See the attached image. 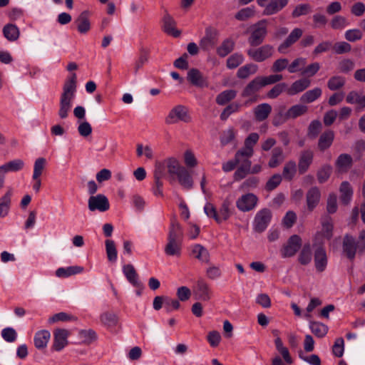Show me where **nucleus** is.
<instances>
[{
    "label": "nucleus",
    "instance_id": "a18cd8bd",
    "mask_svg": "<svg viewBox=\"0 0 365 365\" xmlns=\"http://www.w3.org/2000/svg\"><path fill=\"white\" fill-rule=\"evenodd\" d=\"M24 166V163L21 159H15L14 160H11L0 167L3 169V170L6 173L9 172H17L23 169Z\"/></svg>",
    "mask_w": 365,
    "mask_h": 365
},
{
    "label": "nucleus",
    "instance_id": "0eeeda50",
    "mask_svg": "<svg viewBox=\"0 0 365 365\" xmlns=\"http://www.w3.org/2000/svg\"><path fill=\"white\" fill-rule=\"evenodd\" d=\"M272 217V212L267 208H263L258 211L253 222L255 231L259 233L264 232L268 227Z\"/></svg>",
    "mask_w": 365,
    "mask_h": 365
},
{
    "label": "nucleus",
    "instance_id": "2eb2a0df",
    "mask_svg": "<svg viewBox=\"0 0 365 365\" xmlns=\"http://www.w3.org/2000/svg\"><path fill=\"white\" fill-rule=\"evenodd\" d=\"M342 249L346 257L349 259L353 260L358 250V242L354 237L346 235L344 237Z\"/></svg>",
    "mask_w": 365,
    "mask_h": 365
},
{
    "label": "nucleus",
    "instance_id": "f8f14e48",
    "mask_svg": "<svg viewBox=\"0 0 365 365\" xmlns=\"http://www.w3.org/2000/svg\"><path fill=\"white\" fill-rule=\"evenodd\" d=\"M88 209L92 212L95 210L105 212L110 207L108 198L102 194L91 196L88 199Z\"/></svg>",
    "mask_w": 365,
    "mask_h": 365
},
{
    "label": "nucleus",
    "instance_id": "e433bc0d",
    "mask_svg": "<svg viewBox=\"0 0 365 365\" xmlns=\"http://www.w3.org/2000/svg\"><path fill=\"white\" fill-rule=\"evenodd\" d=\"M123 272L127 280L133 285L139 284L138 274L133 264H128L123 267Z\"/></svg>",
    "mask_w": 365,
    "mask_h": 365
},
{
    "label": "nucleus",
    "instance_id": "393cba45",
    "mask_svg": "<svg viewBox=\"0 0 365 365\" xmlns=\"http://www.w3.org/2000/svg\"><path fill=\"white\" fill-rule=\"evenodd\" d=\"M75 24L79 33L86 34L91 29L89 12L88 11L81 12L75 20Z\"/></svg>",
    "mask_w": 365,
    "mask_h": 365
},
{
    "label": "nucleus",
    "instance_id": "412c9836",
    "mask_svg": "<svg viewBox=\"0 0 365 365\" xmlns=\"http://www.w3.org/2000/svg\"><path fill=\"white\" fill-rule=\"evenodd\" d=\"M68 331L66 329H57L54 332L53 348L57 351H61L68 344Z\"/></svg>",
    "mask_w": 365,
    "mask_h": 365
},
{
    "label": "nucleus",
    "instance_id": "473e14b6",
    "mask_svg": "<svg viewBox=\"0 0 365 365\" xmlns=\"http://www.w3.org/2000/svg\"><path fill=\"white\" fill-rule=\"evenodd\" d=\"M297 172V168L295 161L289 160L284 164L281 176L285 180L291 181L294 178Z\"/></svg>",
    "mask_w": 365,
    "mask_h": 365
},
{
    "label": "nucleus",
    "instance_id": "3c124183",
    "mask_svg": "<svg viewBox=\"0 0 365 365\" xmlns=\"http://www.w3.org/2000/svg\"><path fill=\"white\" fill-rule=\"evenodd\" d=\"M257 68L258 67L255 64H246L238 69L237 73V77L242 79L247 78L250 75L255 73Z\"/></svg>",
    "mask_w": 365,
    "mask_h": 365
},
{
    "label": "nucleus",
    "instance_id": "bf43d9fd",
    "mask_svg": "<svg viewBox=\"0 0 365 365\" xmlns=\"http://www.w3.org/2000/svg\"><path fill=\"white\" fill-rule=\"evenodd\" d=\"M312 11V7L309 4H301L297 5L292 12L293 18H298L301 16L307 15Z\"/></svg>",
    "mask_w": 365,
    "mask_h": 365
},
{
    "label": "nucleus",
    "instance_id": "680f3d73",
    "mask_svg": "<svg viewBox=\"0 0 365 365\" xmlns=\"http://www.w3.org/2000/svg\"><path fill=\"white\" fill-rule=\"evenodd\" d=\"M46 160L44 158H38L36 160L34 165V173L32 178L41 177L45 168Z\"/></svg>",
    "mask_w": 365,
    "mask_h": 365
},
{
    "label": "nucleus",
    "instance_id": "b1692460",
    "mask_svg": "<svg viewBox=\"0 0 365 365\" xmlns=\"http://www.w3.org/2000/svg\"><path fill=\"white\" fill-rule=\"evenodd\" d=\"M272 112V106L267 103H261L253 109L255 118L258 122L265 120Z\"/></svg>",
    "mask_w": 365,
    "mask_h": 365
},
{
    "label": "nucleus",
    "instance_id": "58836bf2",
    "mask_svg": "<svg viewBox=\"0 0 365 365\" xmlns=\"http://www.w3.org/2000/svg\"><path fill=\"white\" fill-rule=\"evenodd\" d=\"M4 36L9 41H14L19 37V28L12 24H8L3 28Z\"/></svg>",
    "mask_w": 365,
    "mask_h": 365
},
{
    "label": "nucleus",
    "instance_id": "de8ad7c7",
    "mask_svg": "<svg viewBox=\"0 0 365 365\" xmlns=\"http://www.w3.org/2000/svg\"><path fill=\"white\" fill-rule=\"evenodd\" d=\"M308 110L307 106L302 104H297L292 106L287 110V115L289 119H295L301 115L305 114Z\"/></svg>",
    "mask_w": 365,
    "mask_h": 365
},
{
    "label": "nucleus",
    "instance_id": "338daca9",
    "mask_svg": "<svg viewBox=\"0 0 365 365\" xmlns=\"http://www.w3.org/2000/svg\"><path fill=\"white\" fill-rule=\"evenodd\" d=\"M255 15V10L251 7H246L240 10L236 14L235 18L240 21H245Z\"/></svg>",
    "mask_w": 365,
    "mask_h": 365
},
{
    "label": "nucleus",
    "instance_id": "79ce46f5",
    "mask_svg": "<svg viewBox=\"0 0 365 365\" xmlns=\"http://www.w3.org/2000/svg\"><path fill=\"white\" fill-rule=\"evenodd\" d=\"M237 91L232 89L225 90L219 93L216 97V103L218 105L224 106L228 102L235 98Z\"/></svg>",
    "mask_w": 365,
    "mask_h": 365
},
{
    "label": "nucleus",
    "instance_id": "c756f323",
    "mask_svg": "<svg viewBox=\"0 0 365 365\" xmlns=\"http://www.w3.org/2000/svg\"><path fill=\"white\" fill-rule=\"evenodd\" d=\"M334 139V133L332 130H327L324 132L319 137L318 141V148L320 151H324L328 149L332 144Z\"/></svg>",
    "mask_w": 365,
    "mask_h": 365
},
{
    "label": "nucleus",
    "instance_id": "1a4fd4ad",
    "mask_svg": "<svg viewBox=\"0 0 365 365\" xmlns=\"http://www.w3.org/2000/svg\"><path fill=\"white\" fill-rule=\"evenodd\" d=\"M218 31L208 26L205 29V36L200 41V46L204 51H209L213 48L218 41Z\"/></svg>",
    "mask_w": 365,
    "mask_h": 365
},
{
    "label": "nucleus",
    "instance_id": "9d476101",
    "mask_svg": "<svg viewBox=\"0 0 365 365\" xmlns=\"http://www.w3.org/2000/svg\"><path fill=\"white\" fill-rule=\"evenodd\" d=\"M264 86L263 83L260 76L255 78L251 81L242 91L241 96L243 98L254 97L250 101H247L245 104L256 101V94Z\"/></svg>",
    "mask_w": 365,
    "mask_h": 365
},
{
    "label": "nucleus",
    "instance_id": "bb28decb",
    "mask_svg": "<svg viewBox=\"0 0 365 365\" xmlns=\"http://www.w3.org/2000/svg\"><path fill=\"white\" fill-rule=\"evenodd\" d=\"M285 159L283 149L281 147H275L271 153L270 159L268 162V166L270 168L278 167Z\"/></svg>",
    "mask_w": 365,
    "mask_h": 365
},
{
    "label": "nucleus",
    "instance_id": "c9c22d12",
    "mask_svg": "<svg viewBox=\"0 0 365 365\" xmlns=\"http://www.w3.org/2000/svg\"><path fill=\"white\" fill-rule=\"evenodd\" d=\"M312 259V251L311 248V245L309 243H306L302 247L299 256H298V262L302 265L309 264Z\"/></svg>",
    "mask_w": 365,
    "mask_h": 365
},
{
    "label": "nucleus",
    "instance_id": "c03bdc74",
    "mask_svg": "<svg viewBox=\"0 0 365 365\" xmlns=\"http://www.w3.org/2000/svg\"><path fill=\"white\" fill-rule=\"evenodd\" d=\"M322 93L320 88H314V89L307 91L300 98V101L303 103H310L319 98Z\"/></svg>",
    "mask_w": 365,
    "mask_h": 365
},
{
    "label": "nucleus",
    "instance_id": "5701e85b",
    "mask_svg": "<svg viewBox=\"0 0 365 365\" xmlns=\"http://www.w3.org/2000/svg\"><path fill=\"white\" fill-rule=\"evenodd\" d=\"M13 189L9 187L5 194L0 197V217H5L8 215L11 205Z\"/></svg>",
    "mask_w": 365,
    "mask_h": 365
},
{
    "label": "nucleus",
    "instance_id": "20e7f679",
    "mask_svg": "<svg viewBox=\"0 0 365 365\" xmlns=\"http://www.w3.org/2000/svg\"><path fill=\"white\" fill-rule=\"evenodd\" d=\"M274 53V46L264 44L258 48H250L247 50V56L256 62H263L271 58Z\"/></svg>",
    "mask_w": 365,
    "mask_h": 365
},
{
    "label": "nucleus",
    "instance_id": "8fccbe9b",
    "mask_svg": "<svg viewBox=\"0 0 365 365\" xmlns=\"http://www.w3.org/2000/svg\"><path fill=\"white\" fill-rule=\"evenodd\" d=\"M234 46V41L232 39L227 38L217 48V53L221 57H225L232 51Z\"/></svg>",
    "mask_w": 365,
    "mask_h": 365
},
{
    "label": "nucleus",
    "instance_id": "cd10ccee",
    "mask_svg": "<svg viewBox=\"0 0 365 365\" xmlns=\"http://www.w3.org/2000/svg\"><path fill=\"white\" fill-rule=\"evenodd\" d=\"M346 101L349 104H356L359 110L365 108V95L362 96L356 91H350L346 95Z\"/></svg>",
    "mask_w": 365,
    "mask_h": 365
},
{
    "label": "nucleus",
    "instance_id": "4d7b16f0",
    "mask_svg": "<svg viewBox=\"0 0 365 365\" xmlns=\"http://www.w3.org/2000/svg\"><path fill=\"white\" fill-rule=\"evenodd\" d=\"M332 172V168L329 165H323L317 172V176L319 183H324L328 180Z\"/></svg>",
    "mask_w": 365,
    "mask_h": 365
},
{
    "label": "nucleus",
    "instance_id": "6ab92c4d",
    "mask_svg": "<svg viewBox=\"0 0 365 365\" xmlns=\"http://www.w3.org/2000/svg\"><path fill=\"white\" fill-rule=\"evenodd\" d=\"M76 91V74L71 73L66 79L61 96L74 99Z\"/></svg>",
    "mask_w": 365,
    "mask_h": 365
},
{
    "label": "nucleus",
    "instance_id": "09e8293b",
    "mask_svg": "<svg viewBox=\"0 0 365 365\" xmlns=\"http://www.w3.org/2000/svg\"><path fill=\"white\" fill-rule=\"evenodd\" d=\"M346 78L341 76H334L327 82V87L331 91H336L344 86Z\"/></svg>",
    "mask_w": 365,
    "mask_h": 365
},
{
    "label": "nucleus",
    "instance_id": "6e6d98bb",
    "mask_svg": "<svg viewBox=\"0 0 365 365\" xmlns=\"http://www.w3.org/2000/svg\"><path fill=\"white\" fill-rule=\"evenodd\" d=\"M241 106L240 103L236 102L228 105L221 113L220 119L226 120L231 114L240 111Z\"/></svg>",
    "mask_w": 365,
    "mask_h": 365
},
{
    "label": "nucleus",
    "instance_id": "774afa93",
    "mask_svg": "<svg viewBox=\"0 0 365 365\" xmlns=\"http://www.w3.org/2000/svg\"><path fill=\"white\" fill-rule=\"evenodd\" d=\"M282 176L279 174L273 175L267 182L265 188L268 191L274 190L282 182Z\"/></svg>",
    "mask_w": 365,
    "mask_h": 365
},
{
    "label": "nucleus",
    "instance_id": "a19ab883",
    "mask_svg": "<svg viewBox=\"0 0 365 365\" xmlns=\"http://www.w3.org/2000/svg\"><path fill=\"white\" fill-rule=\"evenodd\" d=\"M180 184L187 190H190L193 186V181L188 170L184 168L177 175Z\"/></svg>",
    "mask_w": 365,
    "mask_h": 365
},
{
    "label": "nucleus",
    "instance_id": "052dcab7",
    "mask_svg": "<svg viewBox=\"0 0 365 365\" xmlns=\"http://www.w3.org/2000/svg\"><path fill=\"white\" fill-rule=\"evenodd\" d=\"M287 85L285 83L276 84L267 94L269 98L274 99L277 98L282 92L287 91Z\"/></svg>",
    "mask_w": 365,
    "mask_h": 365
},
{
    "label": "nucleus",
    "instance_id": "423d86ee",
    "mask_svg": "<svg viewBox=\"0 0 365 365\" xmlns=\"http://www.w3.org/2000/svg\"><path fill=\"white\" fill-rule=\"evenodd\" d=\"M258 5L263 7V14L271 16L282 11L288 4L289 0H257Z\"/></svg>",
    "mask_w": 365,
    "mask_h": 365
},
{
    "label": "nucleus",
    "instance_id": "a878e982",
    "mask_svg": "<svg viewBox=\"0 0 365 365\" xmlns=\"http://www.w3.org/2000/svg\"><path fill=\"white\" fill-rule=\"evenodd\" d=\"M311 81L307 78H301L294 81L289 88H287V93L289 96L296 95L302 92L310 86Z\"/></svg>",
    "mask_w": 365,
    "mask_h": 365
},
{
    "label": "nucleus",
    "instance_id": "49530a36",
    "mask_svg": "<svg viewBox=\"0 0 365 365\" xmlns=\"http://www.w3.org/2000/svg\"><path fill=\"white\" fill-rule=\"evenodd\" d=\"M309 328L312 332L317 337H324L328 331V327L319 322H311Z\"/></svg>",
    "mask_w": 365,
    "mask_h": 365
},
{
    "label": "nucleus",
    "instance_id": "37998d69",
    "mask_svg": "<svg viewBox=\"0 0 365 365\" xmlns=\"http://www.w3.org/2000/svg\"><path fill=\"white\" fill-rule=\"evenodd\" d=\"M339 190L341 192L340 198L341 202L345 205L348 204L353 195V190L351 185L347 181H344L341 184Z\"/></svg>",
    "mask_w": 365,
    "mask_h": 365
},
{
    "label": "nucleus",
    "instance_id": "7c9ffc66",
    "mask_svg": "<svg viewBox=\"0 0 365 365\" xmlns=\"http://www.w3.org/2000/svg\"><path fill=\"white\" fill-rule=\"evenodd\" d=\"M192 254L199 261L205 263L210 262V253L208 250L200 244L194 245L191 250Z\"/></svg>",
    "mask_w": 365,
    "mask_h": 365
},
{
    "label": "nucleus",
    "instance_id": "f3484780",
    "mask_svg": "<svg viewBox=\"0 0 365 365\" xmlns=\"http://www.w3.org/2000/svg\"><path fill=\"white\" fill-rule=\"evenodd\" d=\"M163 30L167 34L170 35L173 37H179L181 34V31L176 29V22L174 19L168 14L165 10L164 16L163 17Z\"/></svg>",
    "mask_w": 365,
    "mask_h": 365
},
{
    "label": "nucleus",
    "instance_id": "864d4df0",
    "mask_svg": "<svg viewBox=\"0 0 365 365\" xmlns=\"http://www.w3.org/2000/svg\"><path fill=\"white\" fill-rule=\"evenodd\" d=\"M166 165L168 172L171 175H175L177 176L181 172V169L184 168V167L180 166L179 162L176 159L173 158L166 160Z\"/></svg>",
    "mask_w": 365,
    "mask_h": 365
},
{
    "label": "nucleus",
    "instance_id": "6e6552de",
    "mask_svg": "<svg viewBox=\"0 0 365 365\" xmlns=\"http://www.w3.org/2000/svg\"><path fill=\"white\" fill-rule=\"evenodd\" d=\"M302 245V238L297 235H292L281 250V255L283 258L291 257L296 255Z\"/></svg>",
    "mask_w": 365,
    "mask_h": 365
},
{
    "label": "nucleus",
    "instance_id": "603ef678",
    "mask_svg": "<svg viewBox=\"0 0 365 365\" xmlns=\"http://www.w3.org/2000/svg\"><path fill=\"white\" fill-rule=\"evenodd\" d=\"M105 245L108 259L112 262H115L117 259L118 252L114 241L111 240H106Z\"/></svg>",
    "mask_w": 365,
    "mask_h": 365
},
{
    "label": "nucleus",
    "instance_id": "9b49d317",
    "mask_svg": "<svg viewBox=\"0 0 365 365\" xmlns=\"http://www.w3.org/2000/svg\"><path fill=\"white\" fill-rule=\"evenodd\" d=\"M258 202V197L253 193L242 195L236 201V207L242 212H249L255 208Z\"/></svg>",
    "mask_w": 365,
    "mask_h": 365
},
{
    "label": "nucleus",
    "instance_id": "ddd939ff",
    "mask_svg": "<svg viewBox=\"0 0 365 365\" xmlns=\"http://www.w3.org/2000/svg\"><path fill=\"white\" fill-rule=\"evenodd\" d=\"M187 81L193 86L198 88H207L209 81L207 77L205 76L202 72L197 68H191L187 73Z\"/></svg>",
    "mask_w": 365,
    "mask_h": 365
},
{
    "label": "nucleus",
    "instance_id": "f03ea898",
    "mask_svg": "<svg viewBox=\"0 0 365 365\" xmlns=\"http://www.w3.org/2000/svg\"><path fill=\"white\" fill-rule=\"evenodd\" d=\"M230 206L231 202L228 200H225L217 211L213 204L207 202L204 207V211L208 217L213 218L217 223H221L228 220L232 215Z\"/></svg>",
    "mask_w": 365,
    "mask_h": 365
},
{
    "label": "nucleus",
    "instance_id": "0e129e2a",
    "mask_svg": "<svg viewBox=\"0 0 365 365\" xmlns=\"http://www.w3.org/2000/svg\"><path fill=\"white\" fill-rule=\"evenodd\" d=\"M289 60L285 58L277 59L272 64L271 70L274 73H279L285 68H288Z\"/></svg>",
    "mask_w": 365,
    "mask_h": 365
},
{
    "label": "nucleus",
    "instance_id": "4be33fe9",
    "mask_svg": "<svg viewBox=\"0 0 365 365\" xmlns=\"http://www.w3.org/2000/svg\"><path fill=\"white\" fill-rule=\"evenodd\" d=\"M314 264L317 270L319 272H323L327 265V256L324 248L317 247L314 251Z\"/></svg>",
    "mask_w": 365,
    "mask_h": 365
},
{
    "label": "nucleus",
    "instance_id": "39448f33",
    "mask_svg": "<svg viewBox=\"0 0 365 365\" xmlns=\"http://www.w3.org/2000/svg\"><path fill=\"white\" fill-rule=\"evenodd\" d=\"M191 120L188 114L187 108L182 105H178L173 108L169 112L168 116L165 118V123L174 124L179 121L188 123Z\"/></svg>",
    "mask_w": 365,
    "mask_h": 365
},
{
    "label": "nucleus",
    "instance_id": "f704fd0d",
    "mask_svg": "<svg viewBox=\"0 0 365 365\" xmlns=\"http://www.w3.org/2000/svg\"><path fill=\"white\" fill-rule=\"evenodd\" d=\"M101 323L107 328L114 327L118 323V317L113 312H105L100 315Z\"/></svg>",
    "mask_w": 365,
    "mask_h": 365
},
{
    "label": "nucleus",
    "instance_id": "72a5a7b5",
    "mask_svg": "<svg viewBox=\"0 0 365 365\" xmlns=\"http://www.w3.org/2000/svg\"><path fill=\"white\" fill-rule=\"evenodd\" d=\"M51 337L50 332L47 330L38 331L34 336V345L38 349H41L46 347L48 340Z\"/></svg>",
    "mask_w": 365,
    "mask_h": 365
},
{
    "label": "nucleus",
    "instance_id": "7ed1b4c3",
    "mask_svg": "<svg viewBox=\"0 0 365 365\" xmlns=\"http://www.w3.org/2000/svg\"><path fill=\"white\" fill-rule=\"evenodd\" d=\"M267 22L265 19L260 20L251 28V34L248 38V43L251 46H258L264 41L267 34Z\"/></svg>",
    "mask_w": 365,
    "mask_h": 365
},
{
    "label": "nucleus",
    "instance_id": "f257e3e1",
    "mask_svg": "<svg viewBox=\"0 0 365 365\" xmlns=\"http://www.w3.org/2000/svg\"><path fill=\"white\" fill-rule=\"evenodd\" d=\"M183 232L180 225L175 220L171 222L165 253L169 256H180Z\"/></svg>",
    "mask_w": 365,
    "mask_h": 365
},
{
    "label": "nucleus",
    "instance_id": "69168bd1",
    "mask_svg": "<svg viewBox=\"0 0 365 365\" xmlns=\"http://www.w3.org/2000/svg\"><path fill=\"white\" fill-rule=\"evenodd\" d=\"M1 336L6 341L11 343L16 341L17 333L14 328L6 327L2 329Z\"/></svg>",
    "mask_w": 365,
    "mask_h": 365
},
{
    "label": "nucleus",
    "instance_id": "c85d7f7f",
    "mask_svg": "<svg viewBox=\"0 0 365 365\" xmlns=\"http://www.w3.org/2000/svg\"><path fill=\"white\" fill-rule=\"evenodd\" d=\"M84 268L81 266H70L67 267H59L56 270V276L59 278H66L72 275L80 274Z\"/></svg>",
    "mask_w": 365,
    "mask_h": 365
},
{
    "label": "nucleus",
    "instance_id": "4468645a",
    "mask_svg": "<svg viewBox=\"0 0 365 365\" xmlns=\"http://www.w3.org/2000/svg\"><path fill=\"white\" fill-rule=\"evenodd\" d=\"M195 298L201 301H209L212 296V291L207 282L199 279L193 289Z\"/></svg>",
    "mask_w": 365,
    "mask_h": 365
},
{
    "label": "nucleus",
    "instance_id": "a211bd4d",
    "mask_svg": "<svg viewBox=\"0 0 365 365\" xmlns=\"http://www.w3.org/2000/svg\"><path fill=\"white\" fill-rule=\"evenodd\" d=\"M314 158V153L308 149L301 152L298 161V170L299 174L305 173L312 165Z\"/></svg>",
    "mask_w": 365,
    "mask_h": 365
},
{
    "label": "nucleus",
    "instance_id": "ea45409f",
    "mask_svg": "<svg viewBox=\"0 0 365 365\" xmlns=\"http://www.w3.org/2000/svg\"><path fill=\"white\" fill-rule=\"evenodd\" d=\"M352 165V158L349 154H341L336 159V166L342 172H346Z\"/></svg>",
    "mask_w": 365,
    "mask_h": 365
},
{
    "label": "nucleus",
    "instance_id": "e2e57ef3",
    "mask_svg": "<svg viewBox=\"0 0 365 365\" xmlns=\"http://www.w3.org/2000/svg\"><path fill=\"white\" fill-rule=\"evenodd\" d=\"M322 126V123L319 120H312L308 127L307 135L311 138H315L320 133Z\"/></svg>",
    "mask_w": 365,
    "mask_h": 365
},
{
    "label": "nucleus",
    "instance_id": "4c0bfd02",
    "mask_svg": "<svg viewBox=\"0 0 365 365\" xmlns=\"http://www.w3.org/2000/svg\"><path fill=\"white\" fill-rule=\"evenodd\" d=\"M277 113L274 115L272 119V124L274 126H279L289 120L287 115V110L284 106H280L277 109Z\"/></svg>",
    "mask_w": 365,
    "mask_h": 365
},
{
    "label": "nucleus",
    "instance_id": "dca6fc26",
    "mask_svg": "<svg viewBox=\"0 0 365 365\" xmlns=\"http://www.w3.org/2000/svg\"><path fill=\"white\" fill-rule=\"evenodd\" d=\"M302 29L295 28L289 34L287 38L278 46L277 51L280 53H286L287 48L295 43L302 36Z\"/></svg>",
    "mask_w": 365,
    "mask_h": 365
},
{
    "label": "nucleus",
    "instance_id": "13d9d810",
    "mask_svg": "<svg viewBox=\"0 0 365 365\" xmlns=\"http://www.w3.org/2000/svg\"><path fill=\"white\" fill-rule=\"evenodd\" d=\"M79 337L82 339L83 343L89 344L97 339V334L93 329H82L78 333Z\"/></svg>",
    "mask_w": 365,
    "mask_h": 365
},
{
    "label": "nucleus",
    "instance_id": "aec40b11",
    "mask_svg": "<svg viewBox=\"0 0 365 365\" xmlns=\"http://www.w3.org/2000/svg\"><path fill=\"white\" fill-rule=\"evenodd\" d=\"M321 192L317 187H311L307 192L306 201L307 209L312 212L319 203Z\"/></svg>",
    "mask_w": 365,
    "mask_h": 365
},
{
    "label": "nucleus",
    "instance_id": "5fc2aeb1",
    "mask_svg": "<svg viewBox=\"0 0 365 365\" xmlns=\"http://www.w3.org/2000/svg\"><path fill=\"white\" fill-rule=\"evenodd\" d=\"M307 63V60L304 58H297L294 59L291 64H289L288 71L290 73H294L297 71H302L305 65Z\"/></svg>",
    "mask_w": 365,
    "mask_h": 365
},
{
    "label": "nucleus",
    "instance_id": "2f4dec72",
    "mask_svg": "<svg viewBox=\"0 0 365 365\" xmlns=\"http://www.w3.org/2000/svg\"><path fill=\"white\" fill-rule=\"evenodd\" d=\"M73 101V99L72 98L60 97L58 115L61 119H65L68 116V113L72 108Z\"/></svg>",
    "mask_w": 365,
    "mask_h": 365
}]
</instances>
